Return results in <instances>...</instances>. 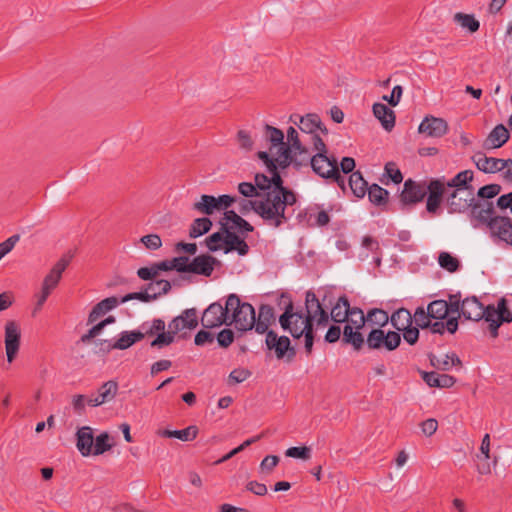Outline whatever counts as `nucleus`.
<instances>
[{
    "instance_id": "53",
    "label": "nucleus",
    "mask_w": 512,
    "mask_h": 512,
    "mask_svg": "<svg viewBox=\"0 0 512 512\" xmlns=\"http://www.w3.org/2000/svg\"><path fill=\"white\" fill-rule=\"evenodd\" d=\"M198 427L190 425L182 430H175L174 438L187 442L194 440L198 435Z\"/></svg>"
},
{
    "instance_id": "17",
    "label": "nucleus",
    "mask_w": 512,
    "mask_h": 512,
    "mask_svg": "<svg viewBox=\"0 0 512 512\" xmlns=\"http://www.w3.org/2000/svg\"><path fill=\"white\" fill-rule=\"evenodd\" d=\"M250 211H254L259 215L262 220L270 225L269 207L268 200L264 196L262 199L249 200L241 199L239 201V212L243 215L248 214Z\"/></svg>"
},
{
    "instance_id": "37",
    "label": "nucleus",
    "mask_w": 512,
    "mask_h": 512,
    "mask_svg": "<svg viewBox=\"0 0 512 512\" xmlns=\"http://www.w3.org/2000/svg\"><path fill=\"white\" fill-rule=\"evenodd\" d=\"M212 225V221L208 217L196 218L189 228V237L197 238L206 234Z\"/></svg>"
},
{
    "instance_id": "48",
    "label": "nucleus",
    "mask_w": 512,
    "mask_h": 512,
    "mask_svg": "<svg viewBox=\"0 0 512 512\" xmlns=\"http://www.w3.org/2000/svg\"><path fill=\"white\" fill-rule=\"evenodd\" d=\"M109 434L104 432L98 435L95 439V443L93 444V455H101L106 451L110 450L112 445L109 443Z\"/></svg>"
},
{
    "instance_id": "1",
    "label": "nucleus",
    "mask_w": 512,
    "mask_h": 512,
    "mask_svg": "<svg viewBox=\"0 0 512 512\" xmlns=\"http://www.w3.org/2000/svg\"><path fill=\"white\" fill-rule=\"evenodd\" d=\"M279 305H283L284 312L279 317L281 328L288 331L295 339L302 336H315L314 322L317 326H326L329 322V313L323 308L316 294L309 290L305 297V310H295L294 304L288 293H282L279 297Z\"/></svg>"
},
{
    "instance_id": "42",
    "label": "nucleus",
    "mask_w": 512,
    "mask_h": 512,
    "mask_svg": "<svg viewBox=\"0 0 512 512\" xmlns=\"http://www.w3.org/2000/svg\"><path fill=\"white\" fill-rule=\"evenodd\" d=\"M118 391V383L113 380H109L101 385L98 390V397L101 399L102 403L109 402L113 400Z\"/></svg>"
},
{
    "instance_id": "43",
    "label": "nucleus",
    "mask_w": 512,
    "mask_h": 512,
    "mask_svg": "<svg viewBox=\"0 0 512 512\" xmlns=\"http://www.w3.org/2000/svg\"><path fill=\"white\" fill-rule=\"evenodd\" d=\"M144 289L150 294H155L157 299L171 290V284L168 280L160 279L146 284Z\"/></svg>"
},
{
    "instance_id": "19",
    "label": "nucleus",
    "mask_w": 512,
    "mask_h": 512,
    "mask_svg": "<svg viewBox=\"0 0 512 512\" xmlns=\"http://www.w3.org/2000/svg\"><path fill=\"white\" fill-rule=\"evenodd\" d=\"M509 137L508 129L503 124H498L484 140L483 148L486 150L500 148L509 140Z\"/></svg>"
},
{
    "instance_id": "40",
    "label": "nucleus",
    "mask_w": 512,
    "mask_h": 512,
    "mask_svg": "<svg viewBox=\"0 0 512 512\" xmlns=\"http://www.w3.org/2000/svg\"><path fill=\"white\" fill-rule=\"evenodd\" d=\"M328 170L326 172L327 179L334 181L337 183L339 188L345 192L346 191V183L345 178L339 172V166L337 159L332 156L331 162L327 164Z\"/></svg>"
},
{
    "instance_id": "52",
    "label": "nucleus",
    "mask_w": 512,
    "mask_h": 512,
    "mask_svg": "<svg viewBox=\"0 0 512 512\" xmlns=\"http://www.w3.org/2000/svg\"><path fill=\"white\" fill-rule=\"evenodd\" d=\"M447 307L449 313H457L458 317H461L462 307H464V299H461L460 292L456 294H449V301H447Z\"/></svg>"
},
{
    "instance_id": "10",
    "label": "nucleus",
    "mask_w": 512,
    "mask_h": 512,
    "mask_svg": "<svg viewBox=\"0 0 512 512\" xmlns=\"http://www.w3.org/2000/svg\"><path fill=\"white\" fill-rule=\"evenodd\" d=\"M444 180V177L431 179L425 189L428 194L426 210L429 213H436L442 203L445 187H447Z\"/></svg>"
},
{
    "instance_id": "54",
    "label": "nucleus",
    "mask_w": 512,
    "mask_h": 512,
    "mask_svg": "<svg viewBox=\"0 0 512 512\" xmlns=\"http://www.w3.org/2000/svg\"><path fill=\"white\" fill-rule=\"evenodd\" d=\"M285 455L291 458L308 460L311 457V449L307 446L290 447L286 450Z\"/></svg>"
},
{
    "instance_id": "15",
    "label": "nucleus",
    "mask_w": 512,
    "mask_h": 512,
    "mask_svg": "<svg viewBox=\"0 0 512 512\" xmlns=\"http://www.w3.org/2000/svg\"><path fill=\"white\" fill-rule=\"evenodd\" d=\"M221 262L210 254H201L193 258L190 262V272L205 277H210L215 266H220Z\"/></svg>"
},
{
    "instance_id": "21",
    "label": "nucleus",
    "mask_w": 512,
    "mask_h": 512,
    "mask_svg": "<svg viewBox=\"0 0 512 512\" xmlns=\"http://www.w3.org/2000/svg\"><path fill=\"white\" fill-rule=\"evenodd\" d=\"M276 320L274 308L269 304H262L259 307L258 318H255V331L259 334H264L269 330V326Z\"/></svg>"
},
{
    "instance_id": "6",
    "label": "nucleus",
    "mask_w": 512,
    "mask_h": 512,
    "mask_svg": "<svg viewBox=\"0 0 512 512\" xmlns=\"http://www.w3.org/2000/svg\"><path fill=\"white\" fill-rule=\"evenodd\" d=\"M486 322L489 323L488 329L490 336L494 339L498 337L499 328L503 323L512 322V312L508 308L506 298H500L497 306L493 304L487 305Z\"/></svg>"
},
{
    "instance_id": "16",
    "label": "nucleus",
    "mask_w": 512,
    "mask_h": 512,
    "mask_svg": "<svg viewBox=\"0 0 512 512\" xmlns=\"http://www.w3.org/2000/svg\"><path fill=\"white\" fill-rule=\"evenodd\" d=\"M448 131V124L443 118L426 116L419 125L418 132L429 137L440 138Z\"/></svg>"
},
{
    "instance_id": "61",
    "label": "nucleus",
    "mask_w": 512,
    "mask_h": 512,
    "mask_svg": "<svg viewBox=\"0 0 512 512\" xmlns=\"http://www.w3.org/2000/svg\"><path fill=\"white\" fill-rule=\"evenodd\" d=\"M251 376V372L248 369L239 368L234 369L229 374V383L238 384L246 379H248Z\"/></svg>"
},
{
    "instance_id": "44",
    "label": "nucleus",
    "mask_w": 512,
    "mask_h": 512,
    "mask_svg": "<svg viewBox=\"0 0 512 512\" xmlns=\"http://www.w3.org/2000/svg\"><path fill=\"white\" fill-rule=\"evenodd\" d=\"M265 137L273 147H282L286 145V143H284L283 132L280 129L273 127L271 125H265Z\"/></svg>"
},
{
    "instance_id": "32",
    "label": "nucleus",
    "mask_w": 512,
    "mask_h": 512,
    "mask_svg": "<svg viewBox=\"0 0 512 512\" xmlns=\"http://www.w3.org/2000/svg\"><path fill=\"white\" fill-rule=\"evenodd\" d=\"M389 322L396 329L395 332L400 333V331L410 327L413 323V318L410 311L404 307L397 309L390 316Z\"/></svg>"
},
{
    "instance_id": "5",
    "label": "nucleus",
    "mask_w": 512,
    "mask_h": 512,
    "mask_svg": "<svg viewBox=\"0 0 512 512\" xmlns=\"http://www.w3.org/2000/svg\"><path fill=\"white\" fill-rule=\"evenodd\" d=\"M401 334L395 331L385 332L383 329H372L366 338V345L370 350L391 352L401 344Z\"/></svg>"
},
{
    "instance_id": "63",
    "label": "nucleus",
    "mask_w": 512,
    "mask_h": 512,
    "mask_svg": "<svg viewBox=\"0 0 512 512\" xmlns=\"http://www.w3.org/2000/svg\"><path fill=\"white\" fill-rule=\"evenodd\" d=\"M238 191L241 195L246 198H251L255 196H260L258 193L256 186L251 182H241L238 185Z\"/></svg>"
},
{
    "instance_id": "9",
    "label": "nucleus",
    "mask_w": 512,
    "mask_h": 512,
    "mask_svg": "<svg viewBox=\"0 0 512 512\" xmlns=\"http://www.w3.org/2000/svg\"><path fill=\"white\" fill-rule=\"evenodd\" d=\"M228 315L225 304L220 302L211 303L203 312L201 324L206 329H213L222 325L228 326Z\"/></svg>"
},
{
    "instance_id": "18",
    "label": "nucleus",
    "mask_w": 512,
    "mask_h": 512,
    "mask_svg": "<svg viewBox=\"0 0 512 512\" xmlns=\"http://www.w3.org/2000/svg\"><path fill=\"white\" fill-rule=\"evenodd\" d=\"M466 320L480 321L487 317V306H484L476 296H469L464 299L462 313Z\"/></svg>"
},
{
    "instance_id": "22",
    "label": "nucleus",
    "mask_w": 512,
    "mask_h": 512,
    "mask_svg": "<svg viewBox=\"0 0 512 512\" xmlns=\"http://www.w3.org/2000/svg\"><path fill=\"white\" fill-rule=\"evenodd\" d=\"M94 444L93 430L89 426H83L76 433V446L82 456L92 454Z\"/></svg>"
},
{
    "instance_id": "20",
    "label": "nucleus",
    "mask_w": 512,
    "mask_h": 512,
    "mask_svg": "<svg viewBox=\"0 0 512 512\" xmlns=\"http://www.w3.org/2000/svg\"><path fill=\"white\" fill-rule=\"evenodd\" d=\"M290 121L297 125L303 133L311 135L316 133L321 124L319 115L315 113H309L305 116L291 115Z\"/></svg>"
},
{
    "instance_id": "59",
    "label": "nucleus",
    "mask_w": 512,
    "mask_h": 512,
    "mask_svg": "<svg viewBox=\"0 0 512 512\" xmlns=\"http://www.w3.org/2000/svg\"><path fill=\"white\" fill-rule=\"evenodd\" d=\"M134 345L130 331H123L120 337L113 343L112 347L118 350H125Z\"/></svg>"
},
{
    "instance_id": "24",
    "label": "nucleus",
    "mask_w": 512,
    "mask_h": 512,
    "mask_svg": "<svg viewBox=\"0 0 512 512\" xmlns=\"http://www.w3.org/2000/svg\"><path fill=\"white\" fill-rule=\"evenodd\" d=\"M279 168L286 169L291 164L296 168L300 169L302 166H306V157L298 159L297 156H293L291 147L286 144L279 147V158L276 159Z\"/></svg>"
},
{
    "instance_id": "38",
    "label": "nucleus",
    "mask_w": 512,
    "mask_h": 512,
    "mask_svg": "<svg viewBox=\"0 0 512 512\" xmlns=\"http://www.w3.org/2000/svg\"><path fill=\"white\" fill-rule=\"evenodd\" d=\"M427 308L430 317L435 320H444L447 318L448 314H450L446 300H434L428 304Z\"/></svg>"
},
{
    "instance_id": "2",
    "label": "nucleus",
    "mask_w": 512,
    "mask_h": 512,
    "mask_svg": "<svg viewBox=\"0 0 512 512\" xmlns=\"http://www.w3.org/2000/svg\"><path fill=\"white\" fill-rule=\"evenodd\" d=\"M501 189V186L495 183L480 187L476 201L487 202L492 206L491 212L487 216L484 215L486 221L481 222V225H485L490 230L492 237H497L512 246V219L508 216H495L494 203L491 201L501 192Z\"/></svg>"
},
{
    "instance_id": "49",
    "label": "nucleus",
    "mask_w": 512,
    "mask_h": 512,
    "mask_svg": "<svg viewBox=\"0 0 512 512\" xmlns=\"http://www.w3.org/2000/svg\"><path fill=\"white\" fill-rule=\"evenodd\" d=\"M429 314L428 308L425 310L422 306L417 307L414 315L412 316L416 326L421 329L428 328L430 325V319H432Z\"/></svg>"
},
{
    "instance_id": "35",
    "label": "nucleus",
    "mask_w": 512,
    "mask_h": 512,
    "mask_svg": "<svg viewBox=\"0 0 512 512\" xmlns=\"http://www.w3.org/2000/svg\"><path fill=\"white\" fill-rule=\"evenodd\" d=\"M246 302H242L237 294H230L225 300V307L228 315V326H231L238 317V311L244 308Z\"/></svg>"
},
{
    "instance_id": "4",
    "label": "nucleus",
    "mask_w": 512,
    "mask_h": 512,
    "mask_svg": "<svg viewBox=\"0 0 512 512\" xmlns=\"http://www.w3.org/2000/svg\"><path fill=\"white\" fill-rule=\"evenodd\" d=\"M271 197L267 198L270 225L278 228L288 221L289 217L286 215L287 207L297 202V196L291 189L286 188L279 194L271 195Z\"/></svg>"
},
{
    "instance_id": "62",
    "label": "nucleus",
    "mask_w": 512,
    "mask_h": 512,
    "mask_svg": "<svg viewBox=\"0 0 512 512\" xmlns=\"http://www.w3.org/2000/svg\"><path fill=\"white\" fill-rule=\"evenodd\" d=\"M430 364L438 370L448 371L450 370V365L448 361V356L444 355L443 357H437L434 354H429Z\"/></svg>"
},
{
    "instance_id": "60",
    "label": "nucleus",
    "mask_w": 512,
    "mask_h": 512,
    "mask_svg": "<svg viewBox=\"0 0 512 512\" xmlns=\"http://www.w3.org/2000/svg\"><path fill=\"white\" fill-rule=\"evenodd\" d=\"M217 341L220 347L228 348L234 341V332L231 329H223L217 335Z\"/></svg>"
},
{
    "instance_id": "46",
    "label": "nucleus",
    "mask_w": 512,
    "mask_h": 512,
    "mask_svg": "<svg viewBox=\"0 0 512 512\" xmlns=\"http://www.w3.org/2000/svg\"><path fill=\"white\" fill-rule=\"evenodd\" d=\"M220 243L225 244V233L222 230L212 233L205 239V244L211 252L223 249Z\"/></svg>"
},
{
    "instance_id": "31",
    "label": "nucleus",
    "mask_w": 512,
    "mask_h": 512,
    "mask_svg": "<svg viewBox=\"0 0 512 512\" xmlns=\"http://www.w3.org/2000/svg\"><path fill=\"white\" fill-rule=\"evenodd\" d=\"M349 300L346 295H342L338 298L337 302L333 305L331 312L329 313V320L331 319L335 323L345 322L350 313Z\"/></svg>"
},
{
    "instance_id": "28",
    "label": "nucleus",
    "mask_w": 512,
    "mask_h": 512,
    "mask_svg": "<svg viewBox=\"0 0 512 512\" xmlns=\"http://www.w3.org/2000/svg\"><path fill=\"white\" fill-rule=\"evenodd\" d=\"M472 161L480 171L491 174L500 172L499 158L487 157L483 152H477L472 156Z\"/></svg>"
},
{
    "instance_id": "41",
    "label": "nucleus",
    "mask_w": 512,
    "mask_h": 512,
    "mask_svg": "<svg viewBox=\"0 0 512 512\" xmlns=\"http://www.w3.org/2000/svg\"><path fill=\"white\" fill-rule=\"evenodd\" d=\"M389 320L390 317L388 316V313L380 308H372L367 313L366 322L376 325L380 329L386 326Z\"/></svg>"
},
{
    "instance_id": "50",
    "label": "nucleus",
    "mask_w": 512,
    "mask_h": 512,
    "mask_svg": "<svg viewBox=\"0 0 512 512\" xmlns=\"http://www.w3.org/2000/svg\"><path fill=\"white\" fill-rule=\"evenodd\" d=\"M130 300H139V301L148 303L153 300H156V295L150 294L148 291H145V289L143 288L139 292L128 293L125 296L120 298V302H122V303H126Z\"/></svg>"
},
{
    "instance_id": "33",
    "label": "nucleus",
    "mask_w": 512,
    "mask_h": 512,
    "mask_svg": "<svg viewBox=\"0 0 512 512\" xmlns=\"http://www.w3.org/2000/svg\"><path fill=\"white\" fill-rule=\"evenodd\" d=\"M342 341L345 344L352 345L356 351L361 350L364 343H366V340L360 330L355 329L351 324H346L344 326Z\"/></svg>"
},
{
    "instance_id": "14",
    "label": "nucleus",
    "mask_w": 512,
    "mask_h": 512,
    "mask_svg": "<svg viewBox=\"0 0 512 512\" xmlns=\"http://www.w3.org/2000/svg\"><path fill=\"white\" fill-rule=\"evenodd\" d=\"M426 196L424 184L417 183L408 179L404 183L400 194V202L405 205H411L421 202Z\"/></svg>"
},
{
    "instance_id": "45",
    "label": "nucleus",
    "mask_w": 512,
    "mask_h": 512,
    "mask_svg": "<svg viewBox=\"0 0 512 512\" xmlns=\"http://www.w3.org/2000/svg\"><path fill=\"white\" fill-rule=\"evenodd\" d=\"M438 262L443 269L451 273L456 272L460 266L459 260L448 252H441L438 257Z\"/></svg>"
},
{
    "instance_id": "39",
    "label": "nucleus",
    "mask_w": 512,
    "mask_h": 512,
    "mask_svg": "<svg viewBox=\"0 0 512 512\" xmlns=\"http://www.w3.org/2000/svg\"><path fill=\"white\" fill-rule=\"evenodd\" d=\"M454 21L470 33H475L480 28L479 21L472 14L458 12L454 15Z\"/></svg>"
},
{
    "instance_id": "12",
    "label": "nucleus",
    "mask_w": 512,
    "mask_h": 512,
    "mask_svg": "<svg viewBox=\"0 0 512 512\" xmlns=\"http://www.w3.org/2000/svg\"><path fill=\"white\" fill-rule=\"evenodd\" d=\"M72 258L73 254L70 252L63 255L52 267L50 272L45 276L42 283V288L52 292L57 287L59 281L61 280L62 273L68 267Z\"/></svg>"
},
{
    "instance_id": "27",
    "label": "nucleus",
    "mask_w": 512,
    "mask_h": 512,
    "mask_svg": "<svg viewBox=\"0 0 512 512\" xmlns=\"http://www.w3.org/2000/svg\"><path fill=\"white\" fill-rule=\"evenodd\" d=\"M422 378L430 387L450 388L456 383V379L448 374H439L437 372H423Z\"/></svg>"
},
{
    "instance_id": "64",
    "label": "nucleus",
    "mask_w": 512,
    "mask_h": 512,
    "mask_svg": "<svg viewBox=\"0 0 512 512\" xmlns=\"http://www.w3.org/2000/svg\"><path fill=\"white\" fill-rule=\"evenodd\" d=\"M279 457L276 455L266 456L260 463V469L262 472L270 473L278 465Z\"/></svg>"
},
{
    "instance_id": "13",
    "label": "nucleus",
    "mask_w": 512,
    "mask_h": 512,
    "mask_svg": "<svg viewBox=\"0 0 512 512\" xmlns=\"http://www.w3.org/2000/svg\"><path fill=\"white\" fill-rule=\"evenodd\" d=\"M221 230L225 233L224 253L236 251L240 256L248 254L249 246L246 241L237 233L231 231L227 223L221 222Z\"/></svg>"
},
{
    "instance_id": "55",
    "label": "nucleus",
    "mask_w": 512,
    "mask_h": 512,
    "mask_svg": "<svg viewBox=\"0 0 512 512\" xmlns=\"http://www.w3.org/2000/svg\"><path fill=\"white\" fill-rule=\"evenodd\" d=\"M140 242L148 250H158L162 246V240L158 234H148L141 237Z\"/></svg>"
},
{
    "instance_id": "7",
    "label": "nucleus",
    "mask_w": 512,
    "mask_h": 512,
    "mask_svg": "<svg viewBox=\"0 0 512 512\" xmlns=\"http://www.w3.org/2000/svg\"><path fill=\"white\" fill-rule=\"evenodd\" d=\"M237 201L236 196L223 194L218 197L203 194L200 200L193 204V209L205 215H212L216 211H224Z\"/></svg>"
},
{
    "instance_id": "8",
    "label": "nucleus",
    "mask_w": 512,
    "mask_h": 512,
    "mask_svg": "<svg viewBox=\"0 0 512 512\" xmlns=\"http://www.w3.org/2000/svg\"><path fill=\"white\" fill-rule=\"evenodd\" d=\"M266 346L269 350H274L278 359L287 358V361L293 360L296 356V349L291 345V341L287 336H278L273 330L266 334Z\"/></svg>"
},
{
    "instance_id": "57",
    "label": "nucleus",
    "mask_w": 512,
    "mask_h": 512,
    "mask_svg": "<svg viewBox=\"0 0 512 512\" xmlns=\"http://www.w3.org/2000/svg\"><path fill=\"white\" fill-rule=\"evenodd\" d=\"M190 259L188 256H179L171 259L173 270L179 273L190 272Z\"/></svg>"
},
{
    "instance_id": "51",
    "label": "nucleus",
    "mask_w": 512,
    "mask_h": 512,
    "mask_svg": "<svg viewBox=\"0 0 512 512\" xmlns=\"http://www.w3.org/2000/svg\"><path fill=\"white\" fill-rule=\"evenodd\" d=\"M176 333H173L172 329L168 328V331L159 333L157 337L151 342V347L163 348L174 342Z\"/></svg>"
},
{
    "instance_id": "34",
    "label": "nucleus",
    "mask_w": 512,
    "mask_h": 512,
    "mask_svg": "<svg viewBox=\"0 0 512 512\" xmlns=\"http://www.w3.org/2000/svg\"><path fill=\"white\" fill-rule=\"evenodd\" d=\"M349 187L353 195L357 198H363L368 189V182L364 179L360 171H355L349 176Z\"/></svg>"
},
{
    "instance_id": "36",
    "label": "nucleus",
    "mask_w": 512,
    "mask_h": 512,
    "mask_svg": "<svg viewBox=\"0 0 512 512\" xmlns=\"http://www.w3.org/2000/svg\"><path fill=\"white\" fill-rule=\"evenodd\" d=\"M369 201L376 206H385L389 200V191L378 184H372L368 187L367 193Z\"/></svg>"
},
{
    "instance_id": "56",
    "label": "nucleus",
    "mask_w": 512,
    "mask_h": 512,
    "mask_svg": "<svg viewBox=\"0 0 512 512\" xmlns=\"http://www.w3.org/2000/svg\"><path fill=\"white\" fill-rule=\"evenodd\" d=\"M258 439H260V436H256V437H253V438H250V439H247L246 441H244L241 445H239L238 447L232 449L229 453H227L226 455H224L222 458H220L219 460H217L215 462V464H221L223 462H226L228 461L229 459H231L233 456L237 455L238 453H240L241 451H243L246 447L250 446L252 443L256 442Z\"/></svg>"
},
{
    "instance_id": "30",
    "label": "nucleus",
    "mask_w": 512,
    "mask_h": 512,
    "mask_svg": "<svg viewBox=\"0 0 512 512\" xmlns=\"http://www.w3.org/2000/svg\"><path fill=\"white\" fill-rule=\"evenodd\" d=\"M312 141L314 149L317 151V153L310 158V165H313L314 167L316 166L315 170H320V167L317 166V164L319 162H327V164H329L331 162L332 156L329 157L327 155V146L318 134L314 133L312 135Z\"/></svg>"
},
{
    "instance_id": "58",
    "label": "nucleus",
    "mask_w": 512,
    "mask_h": 512,
    "mask_svg": "<svg viewBox=\"0 0 512 512\" xmlns=\"http://www.w3.org/2000/svg\"><path fill=\"white\" fill-rule=\"evenodd\" d=\"M385 175L389 177L395 184L403 181V175L394 162H388L384 167Z\"/></svg>"
},
{
    "instance_id": "23",
    "label": "nucleus",
    "mask_w": 512,
    "mask_h": 512,
    "mask_svg": "<svg viewBox=\"0 0 512 512\" xmlns=\"http://www.w3.org/2000/svg\"><path fill=\"white\" fill-rule=\"evenodd\" d=\"M238 317L233 323L238 331L246 332L254 328L255 309L250 303H245L244 308L238 311Z\"/></svg>"
},
{
    "instance_id": "3",
    "label": "nucleus",
    "mask_w": 512,
    "mask_h": 512,
    "mask_svg": "<svg viewBox=\"0 0 512 512\" xmlns=\"http://www.w3.org/2000/svg\"><path fill=\"white\" fill-rule=\"evenodd\" d=\"M460 189H454L447 197V206L450 213H464L470 211V218L472 221L481 224L486 221L484 218L491 212V204L483 201H476L474 193H468L467 197L462 196Z\"/></svg>"
},
{
    "instance_id": "26",
    "label": "nucleus",
    "mask_w": 512,
    "mask_h": 512,
    "mask_svg": "<svg viewBox=\"0 0 512 512\" xmlns=\"http://www.w3.org/2000/svg\"><path fill=\"white\" fill-rule=\"evenodd\" d=\"M373 114L381 122L383 128L391 131L395 126V113L392 109L382 103L373 105Z\"/></svg>"
},
{
    "instance_id": "11",
    "label": "nucleus",
    "mask_w": 512,
    "mask_h": 512,
    "mask_svg": "<svg viewBox=\"0 0 512 512\" xmlns=\"http://www.w3.org/2000/svg\"><path fill=\"white\" fill-rule=\"evenodd\" d=\"M21 332L15 321H8L5 324V349L7 361L12 363L20 348Z\"/></svg>"
},
{
    "instance_id": "29",
    "label": "nucleus",
    "mask_w": 512,
    "mask_h": 512,
    "mask_svg": "<svg viewBox=\"0 0 512 512\" xmlns=\"http://www.w3.org/2000/svg\"><path fill=\"white\" fill-rule=\"evenodd\" d=\"M474 179V173L472 170H464L457 173L452 179H450L446 186L449 188L460 189V191L474 192V187L471 182Z\"/></svg>"
},
{
    "instance_id": "25",
    "label": "nucleus",
    "mask_w": 512,
    "mask_h": 512,
    "mask_svg": "<svg viewBox=\"0 0 512 512\" xmlns=\"http://www.w3.org/2000/svg\"><path fill=\"white\" fill-rule=\"evenodd\" d=\"M120 298L111 296L97 303L89 313L88 324L94 323L100 316L116 308L121 304Z\"/></svg>"
},
{
    "instance_id": "47",
    "label": "nucleus",
    "mask_w": 512,
    "mask_h": 512,
    "mask_svg": "<svg viewBox=\"0 0 512 512\" xmlns=\"http://www.w3.org/2000/svg\"><path fill=\"white\" fill-rule=\"evenodd\" d=\"M270 181V190L263 194L265 198H272L271 195L279 194L281 191L286 189L283 185L284 181L279 172L273 173L271 177H269Z\"/></svg>"
}]
</instances>
